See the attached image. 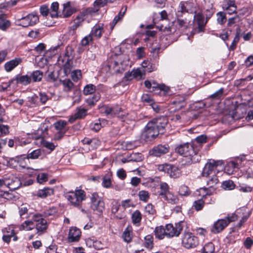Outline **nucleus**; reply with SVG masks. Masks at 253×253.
<instances>
[{"mask_svg": "<svg viewBox=\"0 0 253 253\" xmlns=\"http://www.w3.org/2000/svg\"><path fill=\"white\" fill-rule=\"evenodd\" d=\"M64 196L73 206L77 208H81L83 201L86 199L85 192L79 189L67 192L64 194Z\"/></svg>", "mask_w": 253, "mask_h": 253, "instance_id": "1", "label": "nucleus"}, {"mask_svg": "<svg viewBox=\"0 0 253 253\" xmlns=\"http://www.w3.org/2000/svg\"><path fill=\"white\" fill-rule=\"evenodd\" d=\"M196 5L194 0L180 1L176 12V16L182 17L183 14L185 13L196 14L197 12Z\"/></svg>", "mask_w": 253, "mask_h": 253, "instance_id": "2", "label": "nucleus"}, {"mask_svg": "<svg viewBox=\"0 0 253 253\" xmlns=\"http://www.w3.org/2000/svg\"><path fill=\"white\" fill-rule=\"evenodd\" d=\"M237 219L235 214L231 216H227L224 219H220L214 222L211 228V231L214 234H217L221 232L231 222Z\"/></svg>", "mask_w": 253, "mask_h": 253, "instance_id": "3", "label": "nucleus"}, {"mask_svg": "<svg viewBox=\"0 0 253 253\" xmlns=\"http://www.w3.org/2000/svg\"><path fill=\"white\" fill-rule=\"evenodd\" d=\"M101 111L107 116L112 117H117L119 120L122 118L125 110L119 104H114L111 106L103 105L101 107Z\"/></svg>", "mask_w": 253, "mask_h": 253, "instance_id": "4", "label": "nucleus"}, {"mask_svg": "<svg viewBox=\"0 0 253 253\" xmlns=\"http://www.w3.org/2000/svg\"><path fill=\"white\" fill-rule=\"evenodd\" d=\"M90 199L91 209L98 214L102 213L105 210V203L102 198L99 197L98 193H92Z\"/></svg>", "mask_w": 253, "mask_h": 253, "instance_id": "5", "label": "nucleus"}, {"mask_svg": "<svg viewBox=\"0 0 253 253\" xmlns=\"http://www.w3.org/2000/svg\"><path fill=\"white\" fill-rule=\"evenodd\" d=\"M33 219L35 221L36 234L40 236L45 233L47 228V222L46 220L42 217V215L40 213H36L33 215Z\"/></svg>", "mask_w": 253, "mask_h": 253, "instance_id": "6", "label": "nucleus"}, {"mask_svg": "<svg viewBox=\"0 0 253 253\" xmlns=\"http://www.w3.org/2000/svg\"><path fill=\"white\" fill-rule=\"evenodd\" d=\"M168 123V118L161 116L155 118L148 123L149 126L153 127L154 129L158 131L159 134H163L165 132V128Z\"/></svg>", "mask_w": 253, "mask_h": 253, "instance_id": "7", "label": "nucleus"}, {"mask_svg": "<svg viewBox=\"0 0 253 253\" xmlns=\"http://www.w3.org/2000/svg\"><path fill=\"white\" fill-rule=\"evenodd\" d=\"M194 22L195 28L192 31L193 34H198L205 31L207 21H205L204 16L201 12L195 14Z\"/></svg>", "mask_w": 253, "mask_h": 253, "instance_id": "8", "label": "nucleus"}, {"mask_svg": "<svg viewBox=\"0 0 253 253\" xmlns=\"http://www.w3.org/2000/svg\"><path fill=\"white\" fill-rule=\"evenodd\" d=\"M182 244L187 249L195 248L199 244L198 238L192 233H184L182 239Z\"/></svg>", "mask_w": 253, "mask_h": 253, "instance_id": "9", "label": "nucleus"}, {"mask_svg": "<svg viewBox=\"0 0 253 253\" xmlns=\"http://www.w3.org/2000/svg\"><path fill=\"white\" fill-rule=\"evenodd\" d=\"M183 222H179L174 225L171 223L167 224L165 226L166 237L171 238L178 236L183 230Z\"/></svg>", "mask_w": 253, "mask_h": 253, "instance_id": "10", "label": "nucleus"}, {"mask_svg": "<svg viewBox=\"0 0 253 253\" xmlns=\"http://www.w3.org/2000/svg\"><path fill=\"white\" fill-rule=\"evenodd\" d=\"M176 152L181 155L187 157H191L197 153L192 144L186 143L178 146L175 149Z\"/></svg>", "mask_w": 253, "mask_h": 253, "instance_id": "11", "label": "nucleus"}, {"mask_svg": "<svg viewBox=\"0 0 253 253\" xmlns=\"http://www.w3.org/2000/svg\"><path fill=\"white\" fill-rule=\"evenodd\" d=\"M222 164L221 161H215L213 160H210L205 165L203 168L202 176L203 177H208L213 172L214 173L215 170L217 167L221 166Z\"/></svg>", "mask_w": 253, "mask_h": 253, "instance_id": "12", "label": "nucleus"}, {"mask_svg": "<svg viewBox=\"0 0 253 253\" xmlns=\"http://www.w3.org/2000/svg\"><path fill=\"white\" fill-rule=\"evenodd\" d=\"M121 55H112L107 60V66L109 70L118 73L120 71V64L121 63Z\"/></svg>", "mask_w": 253, "mask_h": 253, "instance_id": "13", "label": "nucleus"}, {"mask_svg": "<svg viewBox=\"0 0 253 253\" xmlns=\"http://www.w3.org/2000/svg\"><path fill=\"white\" fill-rule=\"evenodd\" d=\"M150 126H149V124H147L141 134V138L146 142L152 141L159 134L157 130Z\"/></svg>", "mask_w": 253, "mask_h": 253, "instance_id": "14", "label": "nucleus"}, {"mask_svg": "<svg viewBox=\"0 0 253 253\" xmlns=\"http://www.w3.org/2000/svg\"><path fill=\"white\" fill-rule=\"evenodd\" d=\"M39 21L38 15L36 13L29 14L20 20L19 25L27 27L36 24Z\"/></svg>", "mask_w": 253, "mask_h": 253, "instance_id": "15", "label": "nucleus"}, {"mask_svg": "<svg viewBox=\"0 0 253 253\" xmlns=\"http://www.w3.org/2000/svg\"><path fill=\"white\" fill-rule=\"evenodd\" d=\"M169 149L168 144H159L153 147L150 151L151 155L156 156L160 157L162 155L167 153Z\"/></svg>", "mask_w": 253, "mask_h": 253, "instance_id": "16", "label": "nucleus"}, {"mask_svg": "<svg viewBox=\"0 0 253 253\" xmlns=\"http://www.w3.org/2000/svg\"><path fill=\"white\" fill-rule=\"evenodd\" d=\"M81 232L80 230L77 227H72L70 228L68 239L70 242H78L81 237Z\"/></svg>", "mask_w": 253, "mask_h": 253, "instance_id": "17", "label": "nucleus"}, {"mask_svg": "<svg viewBox=\"0 0 253 253\" xmlns=\"http://www.w3.org/2000/svg\"><path fill=\"white\" fill-rule=\"evenodd\" d=\"M224 10L227 11L230 15L236 13L237 6L235 2L233 0H225L222 5Z\"/></svg>", "mask_w": 253, "mask_h": 253, "instance_id": "18", "label": "nucleus"}, {"mask_svg": "<svg viewBox=\"0 0 253 253\" xmlns=\"http://www.w3.org/2000/svg\"><path fill=\"white\" fill-rule=\"evenodd\" d=\"M87 109L78 108L77 112L69 119L68 122L70 123H74L76 120L84 118L87 114Z\"/></svg>", "mask_w": 253, "mask_h": 253, "instance_id": "19", "label": "nucleus"}, {"mask_svg": "<svg viewBox=\"0 0 253 253\" xmlns=\"http://www.w3.org/2000/svg\"><path fill=\"white\" fill-rule=\"evenodd\" d=\"M104 33L103 24H98L95 25L92 28L90 34L97 39H100Z\"/></svg>", "mask_w": 253, "mask_h": 253, "instance_id": "20", "label": "nucleus"}, {"mask_svg": "<svg viewBox=\"0 0 253 253\" xmlns=\"http://www.w3.org/2000/svg\"><path fill=\"white\" fill-rule=\"evenodd\" d=\"M108 121L105 119H99L90 125L91 129L95 131H99L102 127L108 125Z\"/></svg>", "mask_w": 253, "mask_h": 253, "instance_id": "21", "label": "nucleus"}, {"mask_svg": "<svg viewBox=\"0 0 253 253\" xmlns=\"http://www.w3.org/2000/svg\"><path fill=\"white\" fill-rule=\"evenodd\" d=\"M21 62V58H15V59H13L5 63L4 65V69L7 72H10L19 64H20Z\"/></svg>", "mask_w": 253, "mask_h": 253, "instance_id": "22", "label": "nucleus"}, {"mask_svg": "<svg viewBox=\"0 0 253 253\" xmlns=\"http://www.w3.org/2000/svg\"><path fill=\"white\" fill-rule=\"evenodd\" d=\"M211 195V193L207 192L206 195L202 196V199L195 201L193 204V208H194L197 211L202 210L205 206V200L206 199L207 196H210Z\"/></svg>", "mask_w": 253, "mask_h": 253, "instance_id": "23", "label": "nucleus"}, {"mask_svg": "<svg viewBox=\"0 0 253 253\" xmlns=\"http://www.w3.org/2000/svg\"><path fill=\"white\" fill-rule=\"evenodd\" d=\"M169 187L166 182H161L160 184L159 188L158 191V195L161 198H164L169 193Z\"/></svg>", "mask_w": 253, "mask_h": 253, "instance_id": "24", "label": "nucleus"}, {"mask_svg": "<svg viewBox=\"0 0 253 253\" xmlns=\"http://www.w3.org/2000/svg\"><path fill=\"white\" fill-rule=\"evenodd\" d=\"M15 80L16 81V83L21 84L23 85H27L30 84L32 81L31 77L27 75H17Z\"/></svg>", "mask_w": 253, "mask_h": 253, "instance_id": "25", "label": "nucleus"}, {"mask_svg": "<svg viewBox=\"0 0 253 253\" xmlns=\"http://www.w3.org/2000/svg\"><path fill=\"white\" fill-rule=\"evenodd\" d=\"M168 173L170 177L176 178L179 177L181 175V170L177 167L170 165V168Z\"/></svg>", "mask_w": 253, "mask_h": 253, "instance_id": "26", "label": "nucleus"}, {"mask_svg": "<svg viewBox=\"0 0 253 253\" xmlns=\"http://www.w3.org/2000/svg\"><path fill=\"white\" fill-rule=\"evenodd\" d=\"M136 119V117L134 112L128 113L125 111L122 118H120V120L122 122H125L127 124H129L131 122L135 121Z\"/></svg>", "mask_w": 253, "mask_h": 253, "instance_id": "27", "label": "nucleus"}, {"mask_svg": "<svg viewBox=\"0 0 253 253\" xmlns=\"http://www.w3.org/2000/svg\"><path fill=\"white\" fill-rule=\"evenodd\" d=\"M54 191L52 188H45L39 190L36 195L42 198H45L53 194Z\"/></svg>", "mask_w": 253, "mask_h": 253, "instance_id": "28", "label": "nucleus"}, {"mask_svg": "<svg viewBox=\"0 0 253 253\" xmlns=\"http://www.w3.org/2000/svg\"><path fill=\"white\" fill-rule=\"evenodd\" d=\"M164 199L167 201L169 204L174 205L177 204L179 202V198L176 195L174 194L172 192H169L164 198Z\"/></svg>", "mask_w": 253, "mask_h": 253, "instance_id": "29", "label": "nucleus"}, {"mask_svg": "<svg viewBox=\"0 0 253 253\" xmlns=\"http://www.w3.org/2000/svg\"><path fill=\"white\" fill-rule=\"evenodd\" d=\"M43 156V152L40 149H38L35 150H33L31 153L28 154L26 159L29 160L31 159H37L38 158H41L42 156Z\"/></svg>", "mask_w": 253, "mask_h": 253, "instance_id": "30", "label": "nucleus"}, {"mask_svg": "<svg viewBox=\"0 0 253 253\" xmlns=\"http://www.w3.org/2000/svg\"><path fill=\"white\" fill-rule=\"evenodd\" d=\"M74 12V9L70 6V3L67 2L63 4L62 15L64 17L70 16Z\"/></svg>", "mask_w": 253, "mask_h": 253, "instance_id": "31", "label": "nucleus"}, {"mask_svg": "<svg viewBox=\"0 0 253 253\" xmlns=\"http://www.w3.org/2000/svg\"><path fill=\"white\" fill-rule=\"evenodd\" d=\"M61 84L63 86V90L65 92H69L71 91L74 87V84L69 79H65L61 81Z\"/></svg>", "mask_w": 253, "mask_h": 253, "instance_id": "32", "label": "nucleus"}, {"mask_svg": "<svg viewBox=\"0 0 253 253\" xmlns=\"http://www.w3.org/2000/svg\"><path fill=\"white\" fill-rule=\"evenodd\" d=\"M35 221L33 220V218L31 220L25 221L20 227L21 230H24L26 231H30L35 228Z\"/></svg>", "mask_w": 253, "mask_h": 253, "instance_id": "33", "label": "nucleus"}, {"mask_svg": "<svg viewBox=\"0 0 253 253\" xmlns=\"http://www.w3.org/2000/svg\"><path fill=\"white\" fill-rule=\"evenodd\" d=\"M155 235L156 238L159 239H163L166 237V232L165 227L160 226L157 227L154 231Z\"/></svg>", "mask_w": 253, "mask_h": 253, "instance_id": "34", "label": "nucleus"}, {"mask_svg": "<svg viewBox=\"0 0 253 253\" xmlns=\"http://www.w3.org/2000/svg\"><path fill=\"white\" fill-rule=\"evenodd\" d=\"M14 163H16L19 166L23 168H26V164L25 163V159L20 157H16L15 158H10L8 161L9 165H12Z\"/></svg>", "mask_w": 253, "mask_h": 253, "instance_id": "35", "label": "nucleus"}, {"mask_svg": "<svg viewBox=\"0 0 253 253\" xmlns=\"http://www.w3.org/2000/svg\"><path fill=\"white\" fill-rule=\"evenodd\" d=\"M21 185L20 180L15 177L12 179L10 183L7 182V187L9 188L10 190H14L18 189Z\"/></svg>", "mask_w": 253, "mask_h": 253, "instance_id": "36", "label": "nucleus"}, {"mask_svg": "<svg viewBox=\"0 0 253 253\" xmlns=\"http://www.w3.org/2000/svg\"><path fill=\"white\" fill-rule=\"evenodd\" d=\"M3 232H6L8 233H9L8 234H4L2 236L3 241L5 243H9L10 242L12 235H13L14 229H11L10 227H8V228H5L3 230Z\"/></svg>", "mask_w": 253, "mask_h": 253, "instance_id": "37", "label": "nucleus"}, {"mask_svg": "<svg viewBox=\"0 0 253 253\" xmlns=\"http://www.w3.org/2000/svg\"><path fill=\"white\" fill-rule=\"evenodd\" d=\"M67 125V122L65 121L60 120L55 122L54 124V127L57 131L66 130V126Z\"/></svg>", "mask_w": 253, "mask_h": 253, "instance_id": "38", "label": "nucleus"}, {"mask_svg": "<svg viewBox=\"0 0 253 253\" xmlns=\"http://www.w3.org/2000/svg\"><path fill=\"white\" fill-rule=\"evenodd\" d=\"M59 3L57 2H53L50 6L49 14L52 18L57 17L58 16V10Z\"/></svg>", "mask_w": 253, "mask_h": 253, "instance_id": "39", "label": "nucleus"}, {"mask_svg": "<svg viewBox=\"0 0 253 253\" xmlns=\"http://www.w3.org/2000/svg\"><path fill=\"white\" fill-rule=\"evenodd\" d=\"M122 237L126 242H130L132 237V233L131 229L128 227L126 228L122 234Z\"/></svg>", "mask_w": 253, "mask_h": 253, "instance_id": "40", "label": "nucleus"}, {"mask_svg": "<svg viewBox=\"0 0 253 253\" xmlns=\"http://www.w3.org/2000/svg\"><path fill=\"white\" fill-rule=\"evenodd\" d=\"M30 77H31V79L33 82H40L42 78L43 73L40 70H36L33 72Z\"/></svg>", "mask_w": 253, "mask_h": 253, "instance_id": "41", "label": "nucleus"}, {"mask_svg": "<svg viewBox=\"0 0 253 253\" xmlns=\"http://www.w3.org/2000/svg\"><path fill=\"white\" fill-rule=\"evenodd\" d=\"M47 127H44L43 126L41 128H39L37 130V132L36 133L37 136L35 137V138L37 139H40L41 138H45L48 135V133L47 132Z\"/></svg>", "mask_w": 253, "mask_h": 253, "instance_id": "42", "label": "nucleus"}, {"mask_svg": "<svg viewBox=\"0 0 253 253\" xmlns=\"http://www.w3.org/2000/svg\"><path fill=\"white\" fill-rule=\"evenodd\" d=\"M174 23L172 22L171 26H169L168 27L164 26L163 25H161L160 26H157V27L159 28L160 30L167 32L168 34L174 33L177 29L175 28Z\"/></svg>", "mask_w": 253, "mask_h": 253, "instance_id": "43", "label": "nucleus"}, {"mask_svg": "<svg viewBox=\"0 0 253 253\" xmlns=\"http://www.w3.org/2000/svg\"><path fill=\"white\" fill-rule=\"evenodd\" d=\"M111 175L110 174H106L102 178V185L103 187L106 188H109L111 187L112 185L111 182Z\"/></svg>", "mask_w": 253, "mask_h": 253, "instance_id": "44", "label": "nucleus"}, {"mask_svg": "<svg viewBox=\"0 0 253 253\" xmlns=\"http://www.w3.org/2000/svg\"><path fill=\"white\" fill-rule=\"evenodd\" d=\"M224 89L221 88L215 93L210 95V98L213 100H221L223 97Z\"/></svg>", "mask_w": 253, "mask_h": 253, "instance_id": "45", "label": "nucleus"}, {"mask_svg": "<svg viewBox=\"0 0 253 253\" xmlns=\"http://www.w3.org/2000/svg\"><path fill=\"white\" fill-rule=\"evenodd\" d=\"M132 223L134 224L139 223L142 219V215L138 210L134 211L131 215Z\"/></svg>", "mask_w": 253, "mask_h": 253, "instance_id": "46", "label": "nucleus"}, {"mask_svg": "<svg viewBox=\"0 0 253 253\" xmlns=\"http://www.w3.org/2000/svg\"><path fill=\"white\" fill-rule=\"evenodd\" d=\"M144 246L149 249L153 247V237L151 235H148L144 237Z\"/></svg>", "mask_w": 253, "mask_h": 253, "instance_id": "47", "label": "nucleus"}, {"mask_svg": "<svg viewBox=\"0 0 253 253\" xmlns=\"http://www.w3.org/2000/svg\"><path fill=\"white\" fill-rule=\"evenodd\" d=\"M222 187L226 190H231L235 188V184L232 180L224 181L222 183Z\"/></svg>", "mask_w": 253, "mask_h": 253, "instance_id": "48", "label": "nucleus"}, {"mask_svg": "<svg viewBox=\"0 0 253 253\" xmlns=\"http://www.w3.org/2000/svg\"><path fill=\"white\" fill-rule=\"evenodd\" d=\"M0 197L8 200H13L16 199V197L14 195L12 192H9L5 191H0Z\"/></svg>", "mask_w": 253, "mask_h": 253, "instance_id": "49", "label": "nucleus"}, {"mask_svg": "<svg viewBox=\"0 0 253 253\" xmlns=\"http://www.w3.org/2000/svg\"><path fill=\"white\" fill-rule=\"evenodd\" d=\"M96 90V86L93 84H88L86 85L83 90V93L84 95L91 94L94 93Z\"/></svg>", "mask_w": 253, "mask_h": 253, "instance_id": "50", "label": "nucleus"}, {"mask_svg": "<svg viewBox=\"0 0 253 253\" xmlns=\"http://www.w3.org/2000/svg\"><path fill=\"white\" fill-rule=\"evenodd\" d=\"M84 19L80 16H77L74 20L73 25L70 27L71 30L73 31L76 30L78 27L82 25Z\"/></svg>", "mask_w": 253, "mask_h": 253, "instance_id": "51", "label": "nucleus"}, {"mask_svg": "<svg viewBox=\"0 0 253 253\" xmlns=\"http://www.w3.org/2000/svg\"><path fill=\"white\" fill-rule=\"evenodd\" d=\"M126 10V8L124 12L120 11L118 14L114 17L113 22L110 24L111 29H113L115 25L123 18Z\"/></svg>", "mask_w": 253, "mask_h": 253, "instance_id": "52", "label": "nucleus"}, {"mask_svg": "<svg viewBox=\"0 0 253 253\" xmlns=\"http://www.w3.org/2000/svg\"><path fill=\"white\" fill-rule=\"evenodd\" d=\"M217 23L222 25L226 22L227 19L226 14L223 12L220 11L216 13Z\"/></svg>", "mask_w": 253, "mask_h": 253, "instance_id": "53", "label": "nucleus"}, {"mask_svg": "<svg viewBox=\"0 0 253 253\" xmlns=\"http://www.w3.org/2000/svg\"><path fill=\"white\" fill-rule=\"evenodd\" d=\"M240 28H238L237 29L236 34V35L234 38V40L232 41V43L230 46V48H229L230 50H234L236 48L237 43L239 41V40H240Z\"/></svg>", "mask_w": 253, "mask_h": 253, "instance_id": "54", "label": "nucleus"}, {"mask_svg": "<svg viewBox=\"0 0 253 253\" xmlns=\"http://www.w3.org/2000/svg\"><path fill=\"white\" fill-rule=\"evenodd\" d=\"M132 71L134 78H136L137 80H141L144 79L145 76L144 70L137 69L136 70H133Z\"/></svg>", "mask_w": 253, "mask_h": 253, "instance_id": "55", "label": "nucleus"}, {"mask_svg": "<svg viewBox=\"0 0 253 253\" xmlns=\"http://www.w3.org/2000/svg\"><path fill=\"white\" fill-rule=\"evenodd\" d=\"M214 251V246L211 242L206 244L203 248L202 253H213Z\"/></svg>", "mask_w": 253, "mask_h": 253, "instance_id": "56", "label": "nucleus"}, {"mask_svg": "<svg viewBox=\"0 0 253 253\" xmlns=\"http://www.w3.org/2000/svg\"><path fill=\"white\" fill-rule=\"evenodd\" d=\"M218 182L217 176L215 174H212L211 176L207 180V185L209 187H213Z\"/></svg>", "mask_w": 253, "mask_h": 253, "instance_id": "57", "label": "nucleus"}, {"mask_svg": "<svg viewBox=\"0 0 253 253\" xmlns=\"http://www.w3.org/2000/svg\"><path fill=\"white\" fill-rule=\"evenodd\" d=\"M57 211L56 208L52 207L44 211L42 213L40 214L41 215H42V217L44 218V217H47L50 215L55 214L57 213Z\"/></svg>", "mask_w": 253, "mask_h": 253, "instance_id": "58", "label": "nucleus"}, {"mask_svg": "<svg viewBox=\"0 0 253 253\" xmlns=\"http://www.w3.org/2000/svg\"><path fill=\"white\" fill-rule=\"evenodd\" d=\"M115 0H96L94 2L95 7H97L98 9L100 7H102L107 4L108 2H113Z\"/></svg>", "mask_w": 253, "mask_h": 253, "instance_id": "59", "label": "nucleus"}, {"mask_svg": "<svg viewBox=\"0 0 253 253\" xmlns=\"http://www.w3.org/2000/svg\"><path fill=\"white\" fill-rule=\"evenodd\" d=\"M140 200L146 202L150 198L149 192L145 190H141L138 193Z\"/></svg>", "mask_w": 253, "mask_h": 253, "instance_id": "60", "label": "nucleus"}, {"mask_svg": "<svg viewBox=\"0 0 253 253\" xmlns=\"http://www.w3.org/2000/svg\"><path fill=\"white\" fill-rule=\"evenodd\" d=\"M178 193L181 196H186L190 194V191L188 186L183 185L180 187Z\"/></svg>", "mask_w": 253, "mask_h": 253, "instance_id": "61", "label": "nucleus"}, {"mask_svg": "<svg viewBox=\"0 0 253 253\" xmlns=\"http://www.w3.org/2000/svg\"><path fill=\"white\" fill-rule=\"evenodd\" d=\"M71 77L72 80L75 82H78L82 78V73L80 70H76L72 72Z\"/></svg>", "mask_w": 253, "mask_h": 253, "instance_id": "62", "label": "nucleus"}, {"mask_svg": "<svg viewBox=\"0 0 253 253\" xmlns=\"http://www.w3.org/2000/svg\"><path fill=\"white\" fill-rule=\"evenodd\" d=\"M100 97L99 94H95L92 97L88 98L86 100V103L89 106H94L100 99Z\"/></svg>", "mask_w": 253, "mask_h": 253, "instance_id": "63", "label": "nucleus"}, {"mask_svg": "<svg viewBox=\"0 0 253 253\" xmlns=\"http://www.w3.org/2000/svg\"><path fill=\"white\" fill-rule=\"evenodd\" d=\"M93 41V38L89 34V35L85 36L81 41V44L82 46H85L89 44L90 42Z\"/></svg>", "mask_w": 253, "mask_h": 253, "instance_id": "64", "label": "nucleus"}]
</instances>
